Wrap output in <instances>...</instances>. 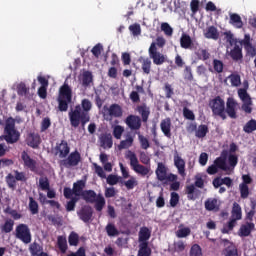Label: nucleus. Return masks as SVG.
<instances>
[{"label":"nucleus","mask_w":256,"mask_h":256,"mask_svg":"<svg viewBox=\"0 0 256 256\" xmlns=\"http://www.w3.org/2000/svg\"><path fill=\"white\" fill-rule=\"evenodd\" d=\"M138 139L141 145V149L147 150L151 147V144L149 143V139H147L145 136L139 134Z\"/></svg>","instance_id":"obj_59"},{"label":"nucleus","mask_w":256,"mask_h":256,"mask_svg":"<svg viewBox=\"0 0 256 256\" xmlns=\"http://www.w3.org/2000/svg\"><path fill=\"white\" fill-rule=\"evenodd\" d=\"M161 31H163L164 35L167 37H173V28L169 23L164 22L161 24Z\"/></svg>","instance_id":"obj_52"},{"label":"nucleus","mask_w":256,"mask_h":256,"mask_svg":"<svg viewBox=\"0 0 256 256\" xmlns=\"http://www.w3.org/2000/svg\"><path fill=\"white\" fill-rule=\"evenodd\" d=\"M68 243L71 247H77L79 245V234L71 232L68 237Z\"/></svg>","instance_id":"obj_47"},{"label":"nucleus","mask_w":256,"mask_h":256,"mask_svg":"<svg viewBox=\"0 0 256 256\" xmlns=\"http://www.w3.org/2000/svg\"><path fill=\"white\" fill-rule=\"evenodd\" d=\"M139 63H141V69L144 73V75H149L151 73V59L150 58H145L143 56H141L139 59H138Z\"/></svg>","instance_id":"obj_25"},{"label":"nucleus","mask_w":256,"mask_h":256,"mask_svg":"<svg viewBox=\"0 0 256 256\" xmlns=\"http://www.w3.org/2000/svg\"><path fill=\"white\" fill-rule=\"evenodd\" d=\"M105 231L108 237H117V235H119V230L113 223H108L105 227Z\"/></svg>","instance_id":"obj_40"},{"label":"nucleus","mask_w":256,"mask_h":256,"mask_svg":"<svg viewBox=\"0 0 256 256\" xmlns=\"http://www.w3.org/2000/svg\"><path fill=\"white\" fill-rule=\"evenodd\" d=\"M239 191L241 199H247L249 197V186L245 184H239Z\"/></svg>","instance_id":"obj_57"},{"label":"nucleus","mask_w":256,"mask_h":256,"mask_svg":"<svg viewBox=\"0 0 256 256\" xmlns=\"http://www.w3.org/2000/svg\"><path fill=\"white\" fill-rule=\"evenodd\" d=\"M126 159H129L130 167L135 173L141 175L142 177H146V175H149V171H151V168L141 165L139 163V158H137V154H135V152L129 150L126 154Z\"/></svg>","instance_id":"obj_6"},{"label":"nucleus","mask_w":256,"mask_h":256,"mask_svg":"<svg viewBox=\"0 0 256 256\" xmlns=\"http://www.w3.org/2000/svg\"><path fill=\"white\" fill-rule=\"evenodd\" d=\"M252 231H255V223L246 222L240 226L238 235L239 237H249Z\"/></svg>","instance_id":"obj_19"},{"label":"nucleus","mask_w":256,"mask_h":256,"mask_svg":"<svg viewBox=\"0 0 256 256\" xmlns=\"http://www.w3.org/2000/svg\"><path fill=\"white\" fill-rule=\"evenodd\" d=\"M29 251L32 256H38L43 251V246L37 242H34L30 245Z\"/></svg>","instance_id":"obj_44"},{"label":"nucleus","mask_w":256,"mask_h":256,"mask_svg":"<svg viewBox=\"0 0 256 256\" xmlns=\"http://www.w3.org/2000/svg\"><path fill=\"white\" fill-rule=\"evenodd\" d=\"M196 55L198 59H201L202 61H207L211 57V53H209L207 49H199Z\"/></svg>","instance_id":"obj_56"},{"label":"nucleus","mask_w":256,"mask_h":256,"mask_svg":"<svg viewBox=\"0 0 256 256\" xmlns=\"http://www.w3.org/2000/svg\"><path fill=\"white\" fill-rule=\"evenodd\" d=\"M4 133V140L6 143L13 145V143L19 141L21 134L15 129V118L9 117L6 119Z\"/></svg>","instance_id":"obj_4"},{"label":"nucleus","mask_w":256,"mask_h":256,"mask_svg":"<svg viewBox=\"0 0 256 256\" xmlns=\"http://www.w3.org/2000/svg\"><path fill=\"white\" fill-rule=\"evenodd\" d=\"M184 79L185 81H193V70H191V66H186L184 69Z\"/></svg>","instance_id":"obj_64"},{"label":"nucleus","mask_w":256,"mask_h":256,"mask_svg":"<svg viewBox=\"0 0 256 256\" xmlns=\"http://www.w3.org/2000/svg\"><path fill=\"white\" fill-rule=\"evenodd\" d=\"M230 57L233 61H241L243 59V48L236 44L230 51Z\"/></svg>","instance_id":"obj_28"},{"label":"nucleus","mask_w":256,"mask_h":256,"mask_svg":"<svg viewBox=\"0 0 256 256\" xmlns=\"http://www.w3.org/2000/svg\"><path fill=\"white\" fill-rule=\"evenodd\" d=\"M93 83V74L89 71H85L82 74V85L83 87H89Z\"/></svg>","instance_id":"obj_41"},{"label":"nucleus","mask_w":256,"mask_h":256,"mask_svg":"<svg viewBox=\"0 0 256 256\" xmlns=\"http://www.w3.org/2000/svg\"><path fill=\"white\" fill-rule=\"evenodd\" d=\"M181 105H183V117L184 119H188V121H195V113H193L192 110L187 108V105H189V101L184 100L181 102Z\"/></svg>","instance_id":"obj_26"},{"label":"nucleus","mask_w":256,"mask_h":256,"mask_svg":"<svg viewBox=\"0 0 256 256\" xmlns=\"http://www.w3.org/2000/svg\"><path fill=\"white\" fill-rule=\"evenodd\" d=\"M237 105H239L232 97L227 98L225 115L230 119H237Z\"/></svg>","instance_id":"obj_14"},{"label":"nucleus","mask_w":256,"mask_h":256,"mask_svg":"<svg viewBox=\"0 0 256 256\" xmlns=\"http://www.w3.org/2000/svg\"><path fill=\"white\" fill-rule=\"evenodd\" d=\"M126 125L131 131H139L141 129V117L133 114L127 116Z\"/></svg>","instance_id":"obj_17"},{"label":"nucleus","mask_w":256,"mask_h":256,"mask_svg":"<svg viewBox=\"0 0 256 256\" xmlns=\"http://www.w3.org/2000/svg\"><path fill=\"white\" fill-rule=\"evenodd\" d=\"M240 43H241V45H243V47H244L247 55H249V57H255L256 56V48L251 43V35L245 34L244 39L241 40Z\"/></svg>","instance_id":"obj_16"},{"label":"nucleus","mask_w":256,"mask_h":256,"mask_svg":"<svg viewBox=\"0 0 256 256\" xmlns=\"http://www.w3.org/2000/svg\"><path fill=\"white\" fill-rule=\"evenodd\" d=\"M162 133L168 139H171V118L163 119L160 123Z\"/></svg>","instance_id":"obj_24"},{"label":"nucleus","mask_w":256,"mask_h":256,"mask_svg":"<svg viewBox=\"0 0 256 256\" xmlns=\"http://www.w3.org/2000/svg\"><path fill=\"white\" fill-rule=\"evenodd\" d=\"M73 100V90L69 84L64 83L59 89L58 110L65 113L69 110V103Z\"/></svg>","instance_id":"obj_2"},{"label":"nucleus","mask_w":256,"mask_h":256,"mask_svg":"<svg viewBox=\"0 0 256 256\" xmlns=\"http://www.w3.org/2000/svg\"><path fill=\"white\" fill-rule=\"evenodd\" d=\"M204 37L206 39H213L214 41H217V39H219V31L217 30V27L215 26L208 27L204 32Z\"/></svg>","instance_id":"obj_27"},{"label":"nucleus","mask_w":256,"mask_h":256,"mask_svg":"<svg viewBox=\"0 0 256 256\" xmlns=\"http://www.w3.org/2000/svg\"><path fill=\"white\" fill-rule=\"evenodd\" d=\"M156 177L158 181L167 185V182L177 181L178 176L173 173L167 174V167L163 163H158V167L156 169Z\"/></svg>","instance_id":"obj_9"},{"label":"nucleus","mask_w":256,"mask_h":256,"mask_svg":"<svg viewBox=\"0 0 256 256\" xmlns=\"http://www.w3.org/2000/svg\"><path fill=\"white\" fill-rule=\"evenodd\" d=\"M244 133H253V131H256V120L251 119L249 120L243 127Z\"/></svg>","instance_id":"obj_45"},{"label":"nucleus","mask_w":256,"mask_h":256,"mask_svg":"<svg viewBox=\"0 0 256 256\" xmlns=\"http://www.w3.org/2000/svg\"><path fill=\"white\" fill-rule=\"evenodd\" d=\"M21 159L23 161V165L25 169L31 171V173H35V175H40L39 173V163L37 160L31 158L27 151H23L21 153Z\"/></svg>","instance_id":"obj_11"},{"label":"nucleus","mask_w":256,"mask_h":256,"mask_svg":"<svg viewBox=\"0 0 256 256\" xmlns=\"http://www.w3.org/2000/svg\"><path fill=\"white\" fill-rule=\"evenodd\" d=\"M99 141L100 147H102V149H111L113 147V136L111 133L101 134Z\"/></svg>","instance_id":"obj_20"},{"label":"nucleus","mask_w":256,"mask_h":256,"mask_svg":"<svg viewBox=\"0 0 256 256\" xmlns=\"http://www.w3.org/2000/svg\"><path fill=\"white\" fill-rule=\"evenodd\" d=\"M81 163V153L75 150L73 152H69V154L59 161L60 167H64V169H73L77 167Z\"/></svg>","instance_id":"obj_7"},{"label":"nucleus","mask_w":256,"mask_h":256,"mask_svg":"<svg viewBox=\"0 0 256 256\" xmlns=\"http://www.w3.org/2000/svg\"><path fill=\"white\" fill-rule=\"evenodd\" d=\"M85 180H78L77 182H75L73 184V191H74V195H76V197H81V193H83V189H85Z\"/></svg>","instance_id":"obj_33"},{"label":"nucleus","mask_w":256,"mask_h":256,"mask_svg":"<svg viewBox=\"0 0 256 256\" xmlns=\"http://www.w3.org/2000/svg\"><path fill=\"white\" fill-rule=\"evenodd\" d=\"M28 209H29L31 215L39 214V203L36 202L35 198H33L31 196L29 197Z\"/></svg>","instance_id":"obj_35"},{"label":"nucleus","mask_w":256,"mask_h":256,"mask_svg":"<svg viewBox=\"0 0 256 256\" xmlns=\"http://www.w3.org/2000/svg\"><path fill=\"white\" fill-rule=\"evenodd\" d=\"M174 165L176 169H178L179 175L181 177H185L187 173H185V160L179 156V154L174 155Z\"/></svg>","instance_id":"obj_21"},{"label":"nucleus","mask_w":256,"mask_h":256,"mask_svg":"<svg viewBox=\"0 0 256 256\" xmlns=\"http://www.w3.org/2000/svg\"><path fill=\"white\" fill-rule=\"evenodd\" d=\"M180 47H182V49H191V47H193V40L189 34H182L180 38Z\"/></svg>","instance_id":"obj_30"},{"label":"nucleus","mask_w":256,"mask_h":256,"mask_svg":"<svg viewBox=\"0 0 256 256\" xmlns=\"http://www.w3.org/2000/svg\"><path fill=\"white\" fill-rule=\"evenodd\" d=\"M149 57L152 59L154 65H163L167 61V57L161 52L157 51V44L152 42L148 49Z\"/></svg>","instance_id":"obj_12"},{"label":"nucleus","mask_w":256,"mask_h":256,"mask_svg":"<svg viewBox=\"0 0 256 256\" xmlns=\"http://www.w3.org/2000/svg\"><path fill=\"white\" fill-rule=\"evenodd\" d=\"M80 107L84 113H89V111H91V109H93V103H91V100L84 98L81 101Z\"/></svg>","instance_id":"obj_49"},{"label":"nucleus","mask_w":256,"mask_h":256,"mask_svg":"<svg viewBox=\"0 0 256 256\" xmlns=\"http://www.w3.org/2000/svg\"><path fill=\"white\" fill-rule=\"evenodd\" d=\"M57 245H58V248L60 249L61 253H63V254L67 253V249H68L67 237H65V236H58L57 237Z\"/></svg>","instance_id":"obj_36"},{"label":"nucleus","mask_w":256,"mask_h":256,"mask_svg":"<svg viewBox=\"0 0 256 256\" xmlns=\"http://www.w3.org/2000/svg\"><path fill=\"white\" fill-rule=\"evenodd\" d=\"M193 193H195V186L193 184L186 186V195L189 201H195V196H193Z\"/></svg>","instance_id":"obj_62"},{"label":"nucleus","mask_w":256,"mask_h":256,"mask_svg":"<svg viewBox=\"0 0 256 256\" xmlns=\"http://www.w3.org/2000/svg\"><path fill=\"white\" fill-rule=\"evenodd\" d=\"M207 133H209V126L202 124L198 126L195 137H197V139H204V137H207Z\"/></svg>","instance_id":"obj_34"},{"label":"nucleus","mask_w":256,"mask_h":256,"mask_svg":"<svg viewBox=\"0 0 256 256\" xmlns=\"http://www.w3.org/2000/svg\"><path fill=\"white\" fill-rule=\"evenodd\" d=\"M17 93L20 97H26L29 94V87L24 82H21L17 87Z\"/></svg>","instance_id":"obj_51"},{"label":"nucleus","mask_w":256,"mask_h":256,"mask_svg":"<svg viewBox=\"0 0 256 256\" xmlns=\"http://www.w3.org/2000/svg\"><path fill=\"white\" fill-rule=\"evenodd\" d=\"M228 79H230L232 87H239L241 85V75L239 74H230Z\"/></svg>","instance_id":"obj_50"},{"label":"nucleus","mask_w":256,"mask_h":256,"mask_svg":"<svg viewBox=\"0 0 256 256\" xmlns=\"http://www.w3.org/2000/svg\"><path fill=\"white\" fill-rule=\"evenodd\" d=\"M229 23L231 25H234L236 29H242L243 28V20H241V16L239 14H230V21Z\"/></svg>","instance_id":"obj_32"},{"label":"nucleus","mask_w":256,"mask_h":256,"mask_svg":"<svg viewBox=\"0 0 256 256\" xmlns=\"http://www.w3.org/2000/svg\"><path fill=\"white\" fill-rule=\"evenodd\" d=\"M224 67H225V64H223V61L219 59L213 60V69L215 73H223Z\"/></svg>","instance_id":"obj_53"},{"label":"nucleus","mask_w":256,"mask_h":256,"mask_svg":"<svg viewBox=\"0 0 256 256\" xmlns=\"http://www.w3.org/2000/svg\"><path fill=\"white\" fill-rule=\"evenodd\" d=\"M231 215H232V219H235L236 221H241L243 217V213L241 211V205H239V203L237 202L233 203Z\"/></svg>","instance_id":"obj_31"},{"label":"nucleus","mask_w":256,"mask_h":256,"mask_svg":"<svg viewBox=\"0 0 256 256\" xmlns=\"http://www.w3.org/2000/svg\"><path fill=\"white\" fill-rule=\"evenodd\" d=\"M151 248L149 247V243H141L139 244L138 255L139 256H151Z\"/></svg>","instance_id":"obj_39"},{"label":"nucleus","mask_w":256,"mask_h":256,"mask_svg":"<svg viewBox=\"0 0 256 256\" xmlns=\"http://www.w3.org/2000/svg\"><path fill=\"white\" fill-rule=\"evenodd\" d=\"M209 107L212 111L213 117H219L222 121L227 119L225 114V100L221 96H216L209 101Z\"/></svg>","instance_id":"obj_5"},{"label":"nucleus","mask_w":256,"mask_h":256,"mask_svg":"<svg viewBox=\"0 0 256 256\" xmlns=\"http://www.w3.org/2000/svg\"><path fill=\"white\" fill-rule=\"evenodd\" d=\"M124 185L128 191H131L139 185V182L137 181L136 177L131 176L129 180L124 181Z\"/></svg>","instance_id":"obj_46"},{"label":"nucleus","mask_w":256,"mask_h":256,"mask_svg":"<svg viewBox=\"0 0 256 256\" xmlns=\"http://www.w3.org/2000/svg\"><path fill=\"white\" fill-rule=\"evenodd\" d=\"M129 31L132 32V35H134V37H137L139 35H141V25L139 24H132L129 26Z\"/></svg>","instance_id":"obj_63"},{"label":"nucleus","mask_w":256,"mask_h":256,"mask_svg":"<svg viewBox=\"0 0 256 256\" xmlns=\"http://www.w3.org/2000/svg\"><path fill=\"white\" fill-rule=\"evenodd\" d=\"M222 243H226V248L223 250L225 256H239L237 246L227 239H222Z\"/></svg>","instance_id":"obj_18"},{"label":"nucleus","mask_w":256,"mask_h":256,"mask_svg":"<svg viewBox=\"0 0 256 256\" xmlns=\"http://www.w3.org/2000/svg\"><path fill=\"white\" fill-rule=\"evenodd\" d=\"M238 96L243 103L247 101H251V96H249V93H247V90L244 88H240L238 90Z\"/></svg>","instance_id":"obj_58"},{"label":"nucleus","mask_w":256,"mask_h":256,"mask_svg":"<svg viewBox=\"0 0 256 256\" xmlns=\"http://www.w3.org/2000/svg\"><path fill=\"white\" fill-rule=\"evenodd\" d=\"M190 256H203L201 251V246L199 244H194L190 249Z\"/></svg>","instance_id":"obj_61"},{"label":"nucleus","mask_w":256,"mask_h":256,"mask_svg":"<svg viewBox=\"0 0 256 256\" xmlns=\"http://www.w3.org/2000/svg\"><path fill=\"white\" fill-rule=\"evenodd\" d=\"M77 215L83 223H89L93 219V207L85 205L77 212Z\"/></svg>","instance_id":"obj_15"},{"label":"nucleus","mask_w":256,"mask_h":256,"mask_svg":"<svg viewBox=\"0 0 256 256\" xmlns=\"http://www.w3.org/2000/svg\"><path fill=\"white\" fill-rule=\"evenodd\" d=\"M81 197L86 203H95L94 208L96 211H103L105 207V197H103V194H97L94 190H84L81 193Z\"/></svg>","instance_id":"obj_3"},{"label":"nucleus","mask_w":256,"mask_h":256,"mask_svg":"<svg viewBox=\"0 0 256 256\" xmlns=\"http://www.w3.org/2000/svg\"><path fill=\"white\" fill-rule=\"evenodd\" d=\"M15 237L25 245H29L32 240L31 229L27 224H18L15 228Z\"/></svg>","instance_id":"obj_8"},{"label":"nucleus","mask_w":256,"mask_h":256,"mask_svg":"<svg viewBox=\"0 0 256 256\" xmlns=\"http://www.w3.org/2000/svg\"><path fill=\"white\" fill-rule=\"evenodd\" d=\"M5 181L9 189L15 190L17 188V179L15 178V176H13V174L9 173L5 177Z\"/></svg>","instance_id":"obj_42"},{"label":"nucleus","mask_w":256,"mask_h":256,"mask_svg":"<svg viewBox=\"0 0 256 256\" xmlns=\"http://www.w3.org/2000/svg\"><path fill=\"white\" fill-rule=\"evenodd\" d=\"M27 145L32 149H39V145H41V137H39V135L31 134L27 139Z\"/></svg>","instance_id":"obj_29"},{"label":"nucleus","mask_w":256,"mask_h":256,"mask_svg":"<svg viewBox=\"0 0 256 256\" xmlns=\"http://www.w3.org/2000/svg\"><path fill=\"white\" fill-rule=\"evenodd\" d=\"M214 164H216L217 168L221 169L222 171H229V167L227 166V160L223 158H216Z\"/></svg>","instance_id":"obj_48"},{"label":"nucleus","mask_w":256,"mask_h":256,"mask_svg":"<svg viewBox=\"0 0 256 256\" xmlns=\"http://www.w3.org/2000/svg\"><path fill=\"white\" fill-rule=\"evenodd\" d=\"M204 205L206 211H215L217 209V198H208Z\"/></svg>","instance_id":"obj_43"},{"label":"nucleus","mask_w":256,"mask_h":256,"mask_svg":"<svg viewBox=\"0 0 256 256\" xmlns=\"http://www.w3.org/2000/svg\"><path fill=\"white\" fill-rule=\"evenodd\" d=\"M149 239H151V230L147 226L141 227L138 233L139 243H149Z\"/></svg>","instance_id":"obj_22"},{"label":"nucleus","mask_w":256,"mask_h":256,"mask_svg":"<svg viewBox=\"0 0 256 256\" xmlns=\"http://www.w3.org/2000/svg\"><path fill=\"white\" fill-rule=\"evenodd\" d=\"M137 111L141 115L142 122L147 123L149 121V115H151V109L146 104L137 106Z\"/></svg>","instance_id":"obj_23"},{"label":"nucleus","mask_w":256,"mask_h":256,"mask_svg":"<svg viewBox=\"0 0 256 256\" xmlns=\"http://www.w3.org/2000/svg\"><path fill=\"white\" fill-rule=\"evenodd\" d=\"M39 187L42 191H47L51 188V185L49 183V178L47 177H41L39 179Z\"/></svg>","instance_id":"obj_54"},{"label":"nucleus","mask_w":256,"mask_h":256,"mask_svg":"<svg viewBox=\"0 0 256 256\" xmlns=\"http://www.w3.org/2000/svg\"><path fill=\"white\" fill-rule=\"evenodd\" d=\"M103 117L106 120L119 119L123 117V108L119 104H112L110 107L107 105L103 106Z\"/></svg>","instance_id":"obj_10"},{"label":"nucleus","mask_w":256,"mask_h":256,"mask_svg":"<svg viewBox=\"0 0 256 256\" xmlns=\"http://www.w3.org/2000/svg\"><path fill=\"white\" fill-rule=\"evenodd\" d=\"M54 151L55 155H58L59 159H65L69 153H71V147L66 140H61L60 142L56 143Z\"/></svg>","instance_id":"obj_13"},{"label":"nucleus","mask_w":256,"mask_h":256,"mask_svg":"<svg viewBox=\"0 0 256 256\" xmlns=\"http://www.w3.org/2000/svg\"><path fill=\"white\" fill-rule=\"evenodd\" d=\"M235 225H237V220L234 218L230 219L227 225L222 229V233L227 234L229 231H233V229H235Z\"/></svg>","instance_id":"obj_55"},{"label":"nucleus","mask_w":256,"mask_h":256,"mask_svg":"<svg viewBox=\"0 0 256 256\" xmlns=\"http://www.w3.org/2000/svg\"><path fill=\"white\" fill-rule=\"evenodd\" d=\"M15 226V221L13 219H7L4 224L0 227L2 233H11L13 227Z\"/></svg>","instance_id":"obj_38"},{"label":"nucleus","mask_w":256,"mask_h":256,"mask_svg":"<svg viewBox=\"0 0 256 256\" xmlns=\"http://www.w3.org/2000/svg\"><path fill=\"white\" fill-rule=\"evenodd\" d=\"M124 131H125V128H123V126L116 125L113 129V136L115 137V139H121Z\"/></svg>","instance_id":"obj_60"},{"label":"nucleus","mask_w":256,"mask_h":256,"mask_svg":"<svg viewBox=\"0 0 256 256\" xmlns=\"http://www.w3.org/2000/svg\"><path fill=\"white\" fill-rule=\"evenodd\" d=\"M68 117L70 119V125L71 127H74V129H77L79 125L85 129V125L91 121V115L84 112L79 104L68 113Z\"/></svg>","instance_id":"obj_1"},{"label":"nucleus","mask_w":256,"mask_h":256,"mask_svg":"<svg viewBox=\"0 0 256 256\" xmlns=\"http://www.w3.org/2000/svg\"><path fill=\"white\" fill-rule=\"evenodd\" d=\"M134 138L130 134L126 136L125 140H122L120 144L118 145V149H129V147L133 146Z\"/></svg>","instance_id":"obj_37"}]
</instances>
